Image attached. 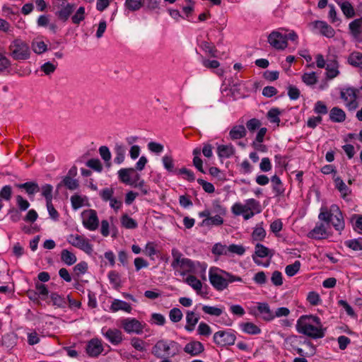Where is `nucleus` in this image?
<instances>
[{"instance_id":"774afa93","label":"nucleus","mask_w":362,"mask_h":362,"mask_svg":"<svg viewBox=\"0 0 362 362\" xmlns=\"http://www.w3.org/2000/svg\"><path fill=\"white\" fill-rule=\"evenodd\" d=\"M16 199L18 210H20L21 211H24L29 208V202L27 199H24L21 195H17Z\"/></svg>"},{"instance_id":"dca6fc26","label":"nucleus","mask_w":362,"mask_h":362,"mask_svg":"<svg viewBox=\"0 0 362 362\" xmlns=\"http://www.w3.org/2000/svg\"><path fill=\"white\" fill-rule=\"evenodd\" d=\"M103 351V346L100 339L93 338L88 341L86 346V352L89 357L97 358Z\"/></svg>"},{"instance_id":"de8ad7c7","label":"nucleus","mask_w":362,"mask_h":362,"mask_svg":"<svg viewBox=\"0 0 362 362\" xmlns=\"http://www.w3.org/2000/svg\"><path fill=\"white\" fill-rule=\"evenodd\" d=\"M265 236L266 231L262 226H257L252 233V238L254 241H262Z\"/></svg>"},{"instance_id":"4468645a","label":"nucleus","mask_w":362,"mask_h":362,"mask_svg":"<svg viewBox=\"0 0 362 362\" xmlns=\"http://www.w3.org/2000/svg\"><path fill=\"white\" fill-rule=\"evenodd\" d=\"M315 324V325L321 326L320 318L315 315H302L299 317L296 324V329L298 333L306 332V327L310 325Z\"/></svg>"},{"instance_id":"49530a36","label":"nucleus","mask_w":362,"mask_h":362,"mask_svg":"<svg viewBox=\"0 0 362 362\" xmlns=\"http://www.w3.org/2000/svg\"><path fill=\"white\" fill-rule=\"evenodd\" d=\"M108 279L110 283L114 286L115 288L117 289L121 287L120 275L115 270L109 272Z\"/></svg>"},{"instance_id":"5701e85b","label":"nucleus","mask_w":362,"mask_h":362,"mask_svg":"<svg viewBox=\"0 0 362 362\" xmlns=\"http://www.w3.org/2000/svg\"><path fill=\"white\" fill-rule=\"evenodd\" d=\"M272 191L275 197H280L284 194L285 188L280 177L274 175L271 177Z\"/></svg>"},{"instance_id":"393cba45","label":"nucleus","mask_w":362,"mask_h":362,"mask_svg":"<svg viewBox=\"0 0 362 362\" xmlns=\"http://www.w3.org/2000/svg\"><path fill=\"white\" fill-rule=\"evenodd\" d=\"M110 310L112 312H117L119 310H124L127 313H130L132 310L131 305L126 301L115 299L110 306Z\"/></svg>"},{"instance_id":"7ed1b4c3","label":"nucleus","mask_w":362,"mask_h":362,"mask_svg":"<svg viewBox=\"0 0 362 362\" xmlns=\"http://www.w3.org/2000/svg\"><path fill=\"white\" fill-rule=\"evenodd\" d=\"M318 218L327 223H331L334 229L339 233L344 229L345 222L343 214L337 204L331 205L329 209L326 206H322Z\"/></svg>"},{"instance_id":"e2e57ef3","label":"nucleus","mask_w":362,"mask_h":362,"mask_svg":"<svg viewBox=\"0 0 362 362\" xmlns=\"http://www.w3.org/2000/svg\"><path fill=\"white\" fill-rule=\"evenodd\" d=\"M197 332L199 335L204 337H209L211 334L212 330L211 327L208 324L202 322L199 323L198 326Z\"/></svg>"},{"instance_id":"9d476101","label":"nucleus","mask_w":362,"mask_h":362,"mask_svg":"<svg viewBox=\"0 0 362 362\" xmlns=\"http://www.w3.org/2000/svg\"><path fill=\"white\" fill-rule=\"evenodd\" d=\"M67 241L71 245L82 250L88 255H90L93 251V245L89 243V240L82 235L71 234L68 236Z\"/></svg>"},{"instance_id":"58836bf2","label":"nucleus","mask_w":362,"mask_h":362,"mask_svg":"<svg viewBox=\"0 0 362 362\" xmlns=\"http://www.w3.org/2000/svg\"><path fill=\"white\" fill-rule=\"evenodd\" d=\"M199 47L202 48L203 51L207 53L211 57H217V49L214 45L211 42H209L207 41H202Z\"/></svg>"},{"instance_id":"aec40b11","label":"nucleus","mask_w":362,"mask_h":362,"mask_svg":"<svg viewBox=\"0 0 362 362\" xmlns=\"http://www.w3.org/2000/svg\"><path fill=\"white\" fill-rule=\"evenodd\" d=\"M325 329L321 326H315V324L310 325L306 327V332H301L300 334L306 335L313 339H321L325 337Z\"/></svg>"},{"instance_id":"9b49d317","label":"nucleus","mask_w":362,"mask_h":362,"mask_svg":"<svg viewBox=\"0 0 362 362\" xmlns=\"http://www.w3.org/2000/svg\"><path fill=\"white\" fill-rule=\"evenodd\" d=\"M121 326L124 330L128 333H135L140 334L143 333L144 326L140 321L136 318H125L122 320Z\"/></svg>"},{"instance_id":"473e14b6","label":"nucleus","mask_w":362,"mask_h":362,"mask_svg":"<svg viewBox=\"0 0 362 362\" xmlns=\"http://www.w3.org/2000/svg\"><path fill=\"white\" fill-rule=\"evenodd\" d=\"M135 173L134 168H122L118 171V177L121 182L126 185L130 183L131 175Z\"/></svg>"},{"instance_id":"cd10ccee","label":"nucleus","mask_w":362,"mask_h":362,"mask_svg":"<svg viewBox=\"0 0 362 362\" xmlns=\"http://www.w3.org/2000/svg\"><path fill=\"white\" fill-rule=\"evenodd\" d=\"M241 330L247 334L257 335L261 333V329L253 322H242L240 324Z\"/></svg>"},{"instance_id":"b1692460","label":"nucleus","mask_w":362,"mask_h":362,"mask_svg":"<svg viewBox=\"0 0 362 362\" xmlns=\"http://www.w3.org/2000/svg\"><path fill=\"white\" fill-rule=\"evenodd\" d=\"M246 134V129L242 124L233 127L229 132L230 139L233 141L244 138Z\"/></svg>"},{"instance_id":"f3484780","label":"nucleus","mask_w":362,"mask_h":362,"mask_svg":"<svg viewBox=\"0 0 362 362\" xmlns=\"http://www.w3.org/2000/svg\"><path fill=\"white\" fill-rule=\"evenodd\" d=\"M314 28L319 29L320 33L328 38L333 37L335 35V30L327 22L323 21H315L312 23Z\"/></svg>"},{"instance_id":"4d7b16f0","label":"nucleus","mask_w":362,"mask_h":362,"mask_svg":"<svg viewBox=\"0 0 362 362\" xmlns=\"http://www.w3.org/2000/svg\"><path fill=\"white\" fill-rule=\"evenodd\" d=\"M32 49L35 53L40 54L47 50V46L43 41L33 42Z\"/></svg>"},{"instance_id":"e433bc0d","label":"nucleus","mask_w":362,"mask_h":362,"mask_svg":"<svg viewBox=\"0 0 362 362\" xmlns=\"http://www.w3.org/2000/svg\"><path fill=\"white\" fill-rule=\"evenodd\" d=\"M120 221L122 226L127 229H135L138 227L136 221L131 218L127 214L122 216Z\"/></svg>"},{"instance_id":"4c0bfd02","label":"nucleus","mask_w":362,"mask_h":362,"mask_svg":"<svg viewBox=\"0 0 362 362\" xmlns=\"http://www.w3.org/2000/svg\"><path fill=\"white\" fill-rule=\"evenodd\" d=\"M339 5L342 13L347 18H351L355 16V10L349 1H344Z\"/></svg>"},{"instance_id":"ea45409f","label":"nucleus","mask_w":362,"mask_h":362,"mask_svg":"<svg viewBox=\"0 0 362 362\" xmlns=\"http://www.w3.org/2000/svg\"><path fill=\"white\" fill-rule=\"evenodd\" d=\"M61 259L66 264L70 266L76 262L77 258L73 252L69 251L66 249H64L61 252Z\"/></svg>"},{"instance_id":"864d4df0","label":"nucleus","mask_w":362,"mask_h":362,"mask_svg":"<svg viewBox=\"0 0 362 362\" xmlns=\"http://www.w3.org/2000/svg\"><path fill=\"white\" fill-rule=\"evenodd\" d=\"M12 187L11 185H5L0 189V199L8 202L12 198Z\"/></svg>"},{"instance_id":"423d86ee","label":"nucleus","mask_w":362,"mask_h":362,"mask_svg":"<svg viewBox=\"0 0 362 362\" xmlns=\"http://www.w3.org/2000/svg\"><path fill=\"white\" fill-rule=\"evenodd\" d=\"M9 55L16 61L26 60L30 57V49L28 43L21 39H15L8 47Z\"/></svg>"},{"instance_id":"3c124183","label":"nucleus","mask_w":362,"mask_h":362,"mask_svg":"<svg viewBox=\"0 0 362 362\" xmlns=\"http://www.w3.org/2000/svg\"><path fill=\"white\" fill-rule=\"evenodd\" d=\"M302 81L307 86H313L317 82V77L315 72L304 73L302 75Z\"/></svg>"},{"instance_id":"1a4fd4ad","label":"nucleus","mask_w":362,"mask_h":362,"mask_svg":"<svg viewBox=\"0 0 362 362\" xmlns=\"http://www.w3.org/2000/svg\"><path fill=\"white\" fill-rule=\"evenodd\" d=\"M281 30H286L284 28H279L277 30H273L267 37V41L269 45L276 49L284 50L288 46L286 42V35L280 32Z\"/></svg>"},{"instance_id":"0e129e2a","label":"nucleus","mask_w":362,"mask_h":362,"mask_svg":"<svg viewBox=\"0 0 362 362\" xmlns=\"http://www.w3.org/2000/svg\"><path fill=\"white\" fill-rule=\"evenodd\" d=\"M179 267L186 269L187 272H191L195 269V264L192 259L185 257L179 264Z\"/></svg>"},{"instance_id":"338daca9","label":"nucleus","mask_w":362,"mask_h":362,"mask_svg":"<svg viewBox=\"0 0 362 362\" xmlns=\"http://www.w3.org/2000/svg\"><path fill=\"white\" fill-rule=\"evenodd\" d=\"M169 317L173 322H178L182 320L183 315L180 309L174 308L170 310Z\"/></svg>"},{"instance_id":"c756f323","label":"nucleus","mask_w":362,"mask_h":362,"mask_svg":"<svg viewBox=\"0 0 362 362\" xmlns=\"http://www.w3.org/2000/svg\"><path fill=\"white\" fill-rule=\"evenodd\" d=\"M235 153V148L232 144L219 145L217 148V153L220 158H230Z\"/></svg>"},{"instance_id":"2eb2a0df","label":"nucleus","mask_w":362,"mask_h":362,"mask_svg":"<svg viewBox=\"0 0 362 362\" xmlns=\"http://www.w3.org/2000/svg\"><path fill=\"white\" fill-rule=\"evenodd\" d=\"M83 214L85 216L83 220L84 227L89 230H95L99 226V220L95 210L89 209L85 211Z\"/></svg>"},{"instance_id":"69168bd1","label":"nucleus","mask_w":362,"mask_h":362,"mask_svg":"<svg viewBox=\"0 0 362 362\" xmlns=\"http://www.w3.org/2000/svg\"><path fill=\"white\" fill-rule=\"evenodd\" d=\"M53 187L49 184H45L42 187V195L45 197L46 202L52 201Z\"/></svg>"},{"instance_id":"052dcab7","label":"nucleus","mask_w":362,"mask_h":362,"mask_svg":"<svg viewBox=\"0 0 362 362\" xmlns=\"http://www.w3.org/2000/svg\"><path fill=\"white\" fill-rule=\"evenodd\" d=\"M88 268L87 262L82 261L74 266V272L75 275L79 277L81 275L87 272Z\"/></svg>"},{"instance_id":"a878e982","label":"nucleus","mask_w":362,"mask_h":362,"mask_svg":"<svg viewBox=\"0 0 362 362\" xmlns=\"http://www.w3.org/2000/svg\"><path fill=\"white\" fill-rule=\"evenodd\" d=\"M15 186L19 189H24L28 195H33L40 191V187L36 182L15 184Z\"/></svg>"},{"instance_id":"6e6d98bb","label":"nucleus","mask_w":362,"mask_h":362,"mask_svg":"<svg viewBox=\"0 0 362 362\" xmlns=\"http://www.w3.org/2000/svg\"><path fill=\"white\" fill-rule=\"evenodd\" d=\"M185 282L197 291L202 288V282L195 276L189 275L185 279Z\"/></svg>"},{"instance_id":"a19ab883","label":"nucleus","mask_w":362,"mask_h":362,"mask_svg":"<svg viewBox=\"0 0 362 362\" xmlns=\"http://www.w3.org/2000/svg\"><path fill=\"white\" fill-rule=\"evenodd\" d=\"M144 0H125L124 6L130 11H137L144 5Z\"/></svg>"},{"instance_id":"ddd939ff","label":"nucleus","mask_w":362,"mask_h":362,"mask_svg":"<svg viewBox=\"0 0 362 362\" xmlns=\"http://www.w3.org/2000/svg\"><path fill=\"white\" fill-rule=\"evenodd\" d=\"M251 313L256 317L259 316L266 322L274 320L273 312L267 303H257Z\"/></svg>"},{"instance_id":"c9c22d12","label":"nucleus","mask_w":362,"mask_h":362,"mask_svg":"<svg viewBox=\"0 0 362 362\" xmlns=\"http://www.w3.org/2000/svg\"><path fill=\"white\" fill-rule=\"evenodd\" d=\"M165 169L171 173L177 174L179 170L175 168L174 160L171 156H164L162 158Z\"/></svg>"},{"instance_id":"0eeeda50","label":"nucleus","mask_w":362,"mask_h":362,"mask_svg":"<svg viewBox=\"0 0 362 362\" xmlns=\"http://www.w3.org/2000/svg\"><path fill=\"white\" fill-rule=\"evenodd\" d=\"M236 340V332L231 329L216 332L213 336L214 343L220 347L232 346Z\"/></svg>"},{"instance_id":"a211bd4d","label":"nucleus","mask_w":362,"mask_h":362,"mask_svg":"<svg viewBox=\"0 0 362 362\" xmlns=\"http://www.w3.org/2000/svg\"><path fill=\"white\" fill-rule=\"evenodd\" d=\"M308 237L311 239L322 240L327 238L329 233L324 223H317L315 228L308 233Z\"/></svg>"},{"instance_id":"c03bdc74","label":"nucleus","mask_w":362,"mask_h":362,"mask_svg":"<svg viewBox=\"0 0 362 362\" xmlns=\"http://www.w3.org/2000/svg\"><path fill=\"white\" fill-rule=\"evenodd\" d=\"M281 114V111L278 107H273L268 111L267 117L270 122L276 123L279 126L280 122L279 115Z\"/></svg>"},{"instance_id":"6ab92c4d","label":"nucleus","mask_w":362,"mask_h":362,"mask_svg":"<svg viewBox=\"0 0 362 362\" xmlns=\"http://www.w3.org/2000/svg\"><path fill=\"white\" fill-rule=\"evenodd\" d=\"M204 351L203 344L198 341H192L187 343L184 347V351L192 356H196Z\"/></svg>"},{"instance_id":"bf43d9fd","label":"nucleus","mask_w":362,"mask_h":362,"mask_svg":"<svg viewBox=\"0 0 362 362\" xmlns=\"http://www.w3.org/2000/svg\"><path fill=\"white\" fill-rule=\"evenodd\" d=\"M247 211H255L256 214L261 212V206L258 201L255 199H249L247 200Z\"/></svg>"},{"instance_id":"8fccbe9b","label":"nucleus","mask_w":362,"mask_h":362,"mask_svg":"<svg viewBox=\"0 0 362 362\" xmlns=\"http://www.w3.org/2000/svg\"><path fill=\"white\" fill-rule=\"evenodd\" d=\"M227 249L228 247L226 245H222L218 243L214 245L211 252L216 256L228 255V250H227Z\"/></svg>"},{"instance_id":"72a5a7b5","label":"nucleus","mask_w":362,"mask_h":362,"mask_svg":"<svg viewBox=\"0 0 362 362\" xmlns=\"http://www.w3.org/2000/svg\"><path fill=\"white\" fill-rule=\"evenodd\" d=\"M347 62L354 67L362 69V53L353 52L349 54Z\"/></svg>"},{"instance_id":"f257e3e1","label":"nucleus","mask_w":362,"mask_h":362,"mask_svg":"<svg viewBox=\"0 0 362 362\" xmlns=\"http://www.w3.org/2000/svg\"><path fill=\"white\" fill-rule=\"evenodd\" d=\"M209 279L211 286L218 291L226 289L230 283L243 281L240 276L233 275L216 267H211L209 269Z\"/></svg>"},{"instance_id":"a18cd8bd","label":"nucleus","mask_w":362,"mask_h":362,"mask_svg":"<svg viewBox=\"0 0 362 362\" xmlns=\"http://www.w3.org/2000/svg\"><path fill=\"white\" fill-rule=\"evenodd\" d=\"M50 298L53 305L57 306L58 308H65L66 305L65 298L57 293H52L50 294Z\"/></svg>"},{"instance_id":"79ce46f5","label":"nucleus","mask_w":362,"mask_h":362,"mask_svg":"<svg viewBox=\"0 0 362 362\" xmlns=\"http://www.w3.org/2000/svg\"><path fill=\"white\" fill-rule=\"evenodd\" d=\"M171 255L173 258V260L171 263V267L173 269H177L179 267V264H180L181 261L185 258L183 257L182 253L177 248L173 247L171 250Z\"/></svg>"},{"instance_id":"f03ea898","label":"nucleus","mask_w":362,"mask_h":362,"mask_svg":"<svg viewBox=\"0 0 362 362\" xmlns=\"http://www.w3.org/2000/svg\"><path fill=\"white\" fill-rule=\"evenodd\" d=\"M287 349L293 354L303 357H311L316 353L313 344L303 336L292 335L285 340Z\"/></svg>"},{"instance_id":"20e7f679","label":"nucleus","mask_w":362,"mask_h":362,"mask_svg":"<svg viewBox=\"0 0 362 362\" xmlns=\"http://www.w3.org/2000/svg\"><path fill=\"white\" fill-rule=\"evenodd\" d=\"M76 8L75 4L66 3L62 1L61 8L55 13L57 18L63 23L66 22L71 18L73 24L78 25L86 18V13L85 7L80 6L72 15Z\"/></svg>"},{"instance_id":"4be33fe9","label":"nucleus","mask_w":362,"mask_h":362,"mask_svg":"<svg viewBox=\"0 0 362 362\" xmlns=\"http://www.w3.org/2000/svg\"><path fill=\"white\" fill-rule=\"evenodd\" d=\"M338 68L339 64L336 59V57L332 60H327V64L325 67L327 71L326 78L327 79H333L334 78L337 77L339 74Z\"/></svg>"},{"instance_id":"7c9ffc66","label":"nucleus","mask_w":362,"mask_h":362,"mask_svg":"<svg viewBox=\"0 0 362 362\" xmlns=\"http://www.w3.org/2000/svg\"><path fill=\"white\" fill-rule=\"evenodd\" d=\"M199 320V317L196 315L193 311H187L186 316L187 325L185 326V329L188 332H192Z\"/></svg>"},{"instance_id":"f704fd0d","label":"nucleus","mask_w":362,"mask_h":362,"mask_svg":"<svg viewBox=\"0 0 362 362\" xmlns=\"http://www.w3.org/2000/svg\"><path fill=\"white\" fill-rule=\"evenodd\" d=\"M223 223V218L220 215L210 216V218H204L200 223L201 226H219Z\"/></svg>"},{"instance_id":"bb28decb","label":"nucleus","mask_w":362,"mask_h":362,"mask_svg":"<svg viewBox=\"0 0 362 362\" xmlns=\"http://www.w3.org/2000/svg\"><path fill=\"white\" fill-rule=\"evenodd\" d=\"M329 119L333 122H342L346 119V113L342 109L334 107L329 112Z\"/></svg>"},{"instance_id":"412c9836","label":"nucleus","mask_w":362,"mask_h":362,"mask_svg":"<svg viewBox=\"0 0 362 362\" xmlns=\"http://www.w3.org/2000/svg\"><path fill=\"white\" fill-rule=\"evenodd\" d=\"M104 336L113 345H118L123 340L122 332L118 329H108Z\"/></svg>"},{"instance_id":"39448f33","label":"nucleus","mask_w":362,"mask_h":362,"mask_svg":"<svg viewBox=\"0 0 362 362\" xmlns=\"http://www.w3.org/2000/svg\"><path fill=\"white\" fill-rule=\"evenodd\" d=\"M180 351V345L173 340H158L152 347L151 354L156 358L174 357Z\"/></svg>"},{"instance_id":"2f4dec72","label":"nucleus","mask_w":362,"mask_h":362,"mask_svg":"<svg viewBox=\"0 0 362 362\" xmlns=\"http://www.w3.org/2000/svg\"><path fill=\"white\" fill-rule=\"evenodd\" d=\"M335 187L341 193V197L345 199L346 196L351 194V189L346 185L340 177L334 178Z\"/></svg>"},{"instance_id":"37998d69","label":"nucleus","mask_w":362,"mask_h":362,"mask_svg":"<svg viewBox=\"0 0 362 362\" xmlns=\"http://www.w3.org/2000/svg\"><path fill=\"white\" fill-rule=\"evenodd\" d=\"M99 153L101 158L103 159L105 163V166L107 168L111 167V153L110 149L106 146H102L99 148Z\"/></svg>"},{"instance_id":"13d9d810","label":"nucleus","mask_w":362,"mask_h":362,"mask_svg":"<svg viewBox=\"0 0 362 362\" xmlns=\"http://www.w3.org/2000/svg\"><path fill=\"white\" fill-rule=\"evenodd\" d=\"M86 165L96 172L103 171V165L98 158H91L86 162Z\"/></svg>"},{"instance_id":"c85d7f7f","label":"nucleus","mask_w":362,"mask_h":362,"mask_svg":"<svg viewBox=\"0 0 362 362\" xmlns=\"http://www.w3.org/2000/svg\"><path fill=\"white\" fill-rule=\"evenodd\" d=\"M350 33L354 37H358L362 33V16L351 21L349 25Z\"/></svg>"},{"instance_id":"f8f14e48","label":"nucleus","mask_w":362,"mask_h":362,"mask_svg":"<svg viewBox=\"0 0 362 362\" xmlns=\"http://www.w3.org/2000/svg\"><path fill=\"white\" fill-rule=\"evenodd\" d=\"M274 252L272 250H269L268 247L264 246L261 243H257L255 247V253L252 255V260L257 265H263L264 267H268L269 262L267 264H262V262L258 259L264 258L267 257H272Z\"/></svg>"},{"instance_id":"6e6552de","label":"nucleus","mask_w":362,"mask_h":362,"mask_svg":"<svg viewBox=\"0 0 362 362\" xmlns=\"http://www.w3.org/2000/svg\"><path fill=\"white\" fill-rule=\"evenodd\" d=\"M358 90L352 87L341 90L340 98L346 103L349 110H354L358 107Z\"/></svg>"},{"instance_id":"09e8293b","label":"nucleus","mask_w":362,"mask_h":362,"mask_svg":"<svg viewBox=\"0 0 362 362\" xmlns=\"http://www.w3.org/2000/svg\"><path fill=\"white\" fill-rule=\"evenodd\" d=\"M300 262L298 260L295 261L293 264H288L286 267L285 272L288 276H295L300 268Z\"/></svg>"},{"instance_id":"5fc2aeb1","label":"nucleus","mask_w":362,"mask_h":362,"mask_svg":"<svg viewBox=\"0 0 362 362\" xmlns=\"http://www.w3.org/2000/svg\"><path fill=\"white\" fill-rule=\"evenodd\" d=\"M202 310L206 314L216 317H219L223 313V309L218 307L209 305H203Z\"/></svg>"},{"instance_id":"603ef678","label":"nucleus","mask_w":362,"mask_h":362,"mask_svg":"<svg viewBox=\"0 0 362 362\" xmlns=\"http://www.w3.org/2000/svg\"><path fill=\"white\" fill-rule=\"evenodd\" d=\"M62 182L69 190H75L79 186L78 181L70 176H65Z\"/></svg>"},{"instance_id":"680f3d73","label":"nucleus","mask_w":362,"mask_h":362,"mask_svg":"<svg viewBox=\"0 0 362 362\" xmlns=\"http://www.w3.org/2000/svg\"><path fill=\"white\" fill-rule=\"evenodd\" d=\"M360 240V238L349 240L345 241L344 245L354 251L362 250V243Z\"/></svg>"}]
</instances>
